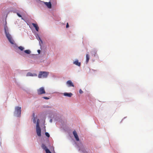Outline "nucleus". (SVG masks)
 Masks as SVG:
<instances>
[{"label":"nucleus","instance_id":"obj_19","mask_svg":"<svg viewBox=\"0 0 153 153\" xmlns=\"http://www.w3.org/2000/svg\"><path fill=\"white\" fill-rule=\"evenodd\" d=\"M45 134L46 136L47 137H50V135L49 134V133L48 132H45Z\"/></svg>","mask_w":153,"mask_h":153},{"label":"nucleus","instance_id":"obj_20","mask_svg":"<svg viewBox=\"0 0 153 153\" xmlns=\"http://www.w3.org/2000/svg\"><path fill=\"white\" fill-rule=\"evenodd\" d=\"M79 93L80 94H82L83 93V91H82V90L80 89L79 90Z\"/></svg>","mask_w":153,"mask_h":153},{"label":"nucleus","instance_id":"obj_21","mask_svg":"<svg viewBox=\"0 0 153 153\" xmlns=\"http://www.w3.org/2000/svg\"><path fill=\"white\" fill-rule=\"evenodd\" d=\"M43 98L46 100H48L49 99V98L45 97H43Z\"/></svg>","mask_w":153,"mask_h":153},{"label":"nucleus","instance_id":"obj_5","mask_svg":"<svg viewBox=\"0 0 153 153\" xmlns=\"http://www.w3.org/2000/svg\"><path fill=\"white\" fill-rule=\"evenodd\" d=\"M37 94L39 95H41L42 94L45 93L44 88L43 87H42L37 90Z\"/></svg>","mask_w":153,"mask_h":153},{"label":"nucleus","instance_id":"obj_1","mask_svg":"<svg viewBox=\"0 0 153 153\" xmlns=\"http://www.w3.org/2000/svg\"><path fill=\"white\" fill-rule=\"evenodd\" d=\"M4 30L6 36L9 42L12 44H14V40L12 39V37L10 35L8 31L7 30L6 27H4Z\"/></svg>","mask_w":153,"mask_h":153},{"label":"nucleus","instance_id":"obj_2","mask_svg":"<svg viewBox=\"0 0 153 153\" xmlns=\"http://www.w3.org/2000/svg\"><path fill=\"white\" fill-rule=\"evenodd\" d=\"M36 131L37 135L39 136H41V130L39 126V120L38 119L36 122Z\"/></svg>","mask_w":153,"mask_h":153},{"label":"nucleus","instance_id":"obj_17","mask_svg":"<svg viewBox=\"0 0 153 153\" xmlns=\"http://www.w3.org/2000/svg\"><path fill=\"white\" fill-rule=\"evenodd\" d=\"M97 51L96 50H94L93 51L92 54H94V56H96V54H97Z\"/></svg>","mask_w":153,"mask_h":153},{"label":"nucleus","instance_id":"obj_23","mask_svg":"<svg viewBox=\"0 0 153 153\" xmlns=\"http://www.w3.org/2000/svg\"><path fill=\"white\" fill-rule=\"evenodd\" d=\"M69 27V25H68V23H67V25H66V27L67 28H68Z\"/></svg>","mask_w":153,"mask_h":153},{"label":"nucleus","instance_id":"obj_25","mask_svg":"<svg viewBox=\"0 0 153 153\" xmlns=\"http://www.w3.org/2000/svg\"><path fill=\"white\" fill-rule=\"evenodd\" d=\"M37 51H38V53H40V51L39 50H38Z\"/></svg>","mask_w":153,"mask_h":153},{"label":"nucleus","instance_id":"obj_15","mask_svg":"<svg viewBox=\"0 0 153 153\" xmlns=\"http://www.w3.org/2000/svg\"><path fill=\"white\" fill-rule=\"evenodd\" d=\"M89 59V55L88 54H87L86 55V62L87 63H88V62Z\"/></svg>","mask_w":153,"mask_h":153},{"label":"nucleus","instance_id":"obj_9","mask_svg":"<svg viewBox=\"0 0 153 153\" xmlns=\"http://www.w3.org/2000/svg\"><path fill=\"white\" fill-rule=\"evenodd\" d=\"M37 76V75L36 74H32L30 72H28L26 74V76Z\"/></svg>","mask_w":153,"mask_h":153},{"label":"nucleus","instance_id":"obj_22","mask_svg":"<svg viewBox=\"0 0 153 153\" xmlns=\"http://www.w3.org/2000/svg\"><path fill=\"white\" fill-rule=\"evenodd\" d=\"M17 15H18V16L19 17H22V16H21V15H20L19 13H17Z\"/></svg>","mask_w":153,"mask_h":153},{"label":"nucleus","instance_id":"obj_12","mask_svg":"<svg viewBox=\"0 0 153 153\" xmlns=\"http://www.w3.org/2000/svg\"><path fill=\"white\" fill-rule=\"evenodd\" d=\"M65 96H67L68 97H71L73 95L72 94L70 93H64L63 94Z\"/></svg>","mask_w":153,"mask_h":153},{"label":"nucleus","instance_id":"obj_27","mask_svg":"<svg viewBox=\"0 0 153 153\" xmlns=\"http://www.w3.org/2000/svg\"><path fill=\"white\" fill-rule=\"evenodd\" d=\"M22 19H23V18H22Z\"/></svg>","mask_w":153,"mask_h":153},{"label":"nucleus","instance_id":"obj_7","mask_svg":"<svg viewBox=\"0 0 153 153\" xmlns=\"http://www.w3.org/2000/svg\"><path fill=\"white\" fill-rule=\"evenodd\" d=\"M73 135L76 139V141H78L79 140V139L77 134V132L75 130H74L73 132Z\"/></svg>","mask_w":153,"mask_h":153},{"label":"nucleus","instance_id":"obj_16","mask_svg":"<svg viewBox=\"0 0 153 153\" xmlns=\"http://www.w3.org/2000/svg\"><path fill=\"white\" fill-rule=\"evenodd\" d=\"M24 52L27 54H29L31 52L29 50H25L24 51Z\"/></svg>","mask_w":153,"mask_h":153},{"label":"nucleus","instance_id":"obj_10","mask_svg":"<svg viewBox=\"0 0 153 153\" xmlns=\"http://www.w3.org/2000/svg\"><path fill=\"white\" fill-rule=\"evenodd\" d=\"M45 4L46 5L47 7L49 9L51 8V4L50 2H45Z\"/></svg>","mask_w":153,"mask_h":153},{"label":"nucleus","instance_id":"obj_14","mask_svg":"<svg viewBox=\"0 0 153 153\" xmlns=\"http://www.w3.org/2000/svg\"><path fill=\"white\" fill-rule=\"evenodd\" d=\"M33 122L35 124L36 122V117H35V114L34 113L33 114Z\"/></svg>","mask_w":153,"mask_h":153},{"label":"nucleus","instance_id":"obj_4","mask_svg":"<svg viewBox=\"0 0 153 153\" xmlns=\"http://www.w3.org/2000/svg\"><path fill=\"white\" fill-rule=\"evenodd\" d=\"M15 113L17 115L18 117L20 116L21 113V108L19 106L16 107L15 108Z\"/></svg>","mask_w":153,"mask_h":153},{"label":"nucleus","instance_id":"obj_24","mask_svg":"<svg viewBox=\"0 0 153 153\" xmlns=\"http://www.w3.org/2000/svg\"><path fill=\"white\" fill-rule=\"evenodd\" d=\"M39 39L40 40V41L42 43V41L41 39L39 36Z\"/></svg>","mask_w":153,"mask_h":153},{"label":"nucleus","instance_id":"obj_18","mask_svg":"<svg viewBox=\"0 0 153 153\" xmlns=\"http://www.w3.org/2000/svg\"><path fill=\"white\" fill-rule=\"evenodd\" d=\"M18 48L22 51H23L24 49V47L21 46H20Z\"/></svg>","mask_w":153,"mask_h":153},{"label":"nucleus","instance_id":"obj_26","mask_svg":"<svg viewBox=\"0 0 153 153\" xmlns=\"http://www.w3.org/2000/svg\"><path fill=\"white\" fill-rule=\"evenodd\" d=\"M50 121H51V122H52V120H50Z\"/></svg>","mask_w":153,"mask_h":153},{"label":"nucleus","instance_id":"obj_6","mask_svg":"<svg viewBox=\"0 0 153 153\" xmlns=\"http://www.w3.org/2000/svg\"><path fill=\"white\" fill-rule=\"evenodd\" d=\"M42 148L45 150L46 152V153H51L50 151L47 149L46 146L44 144H42Z\"/></svg>","mask_w":153,"mask_h":153},{"label":"nucleus","instance_id":"obj_8","mask_svg":"<svg viewBox=\"0 0 153 153\" xmlns=\"http://www.w3.org/2000/svg\"><path fill=\"white\" fill-rule=\"evenodd\" d=\"M66 84L68 87H74V85L71 80H68L66 82Z\"/></svg>","mask_w":153,"mask_h":153},{"label":"nucleus","instance_id":"obj_13","mask_svg":"<svg viewBox=\"0 0 153 153\" xmlns=\"http://www.w3.org/2000/svg\"><path fill=\"white\" fill-rule=\"evenodd\" d=\"M74 64L79 66L81 65L80 62H79L78 60H76L74 62Z\"/></svg>","mask_w":153,"mask_h":153},{"label":"nucleus","instance_id":"obj_11","mask_svg":"<svg viewBox=\"0 0 153 153\" xmlns=\"http://www.w3.org/2000/svg\"><path fill=\"white\" fill-rule=\"evenodd\" d=\"M32 24L33 25V27L35 28L36 30L37 31H38L39 30V27L38 26L37 24L32 23Z\"/></svg>","mask_w":153,"mask_h":153},{"label":"nucleus","instance_id":"obj_3","mask_svg":"<svg viewBox=\"0 0 153 153\" xmlns=\"http://www.w3.org/2000/svg\"><path fill=\"white\" fill-rule=\"evenodd\" d=\"M49 73L45 71H40L38 77L39 78H45L47 77Z\"/></svg>","mask_w":153,"mask_h":153}]
</instances>
